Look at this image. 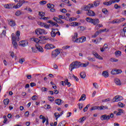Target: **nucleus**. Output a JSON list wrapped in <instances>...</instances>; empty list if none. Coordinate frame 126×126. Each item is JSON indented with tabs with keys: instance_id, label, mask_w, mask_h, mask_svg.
<instances>
[{
	"instance_id": "nucleus-48",
	"label": "nucleus",
	"mask_w": 126,
	"mask_h": 126,
	"mask_svg": "<svg viewBox=\"0 0 126 126\" xmlns=\"http://www.w3.org/2000/svg\"><path fill=\"white\" fill-rule=\"evenodd\" d=\"M78 106H79V109L80 110H82V109L83 108V104H82V103H79L78 104Z\"/></svg>"
},
{
	"instance_id": "nucleus-56",
	"label": "nucleus",
	"mask_w": 126,
	"mask_h": 126,
	"mask_svg": "<svg viewBox=\"0 0 126 126\" xmlns=\"http://www.w3.org/2000/svg\"><path fill=\"white\" fill-rule=\"evenodd\" d=\"M72 78H74L76 81H79V79H78V78H77V77H76L74 75H72Z\"/></svg>"
},
{
	"instance_id": "nucleus-36",
	"label": "nucleus",
	"mask_w": 126,
	"mask_h": 126,
	"mask_svg": "<svg viewBox=\"0 0 126 126\" xmlns=\"http://www.w3.org/2000/svg\"><path fill=\"white\" fill-rule=\"evenodd\" d=\"M100 33H101V32H100V31H99V32H96L94 33V35H92V37H93V38H96V37H97V36H98V35H99V34H100Z\"/></svg>"
},
{
	"instance_id": "nucleus-64",
	"label": "nucleus",
	"mask_w": 126,
	"mask_h": 126,
	"mask_svg": "<svg viewBox=\"0 0 126 126\" xmlns=\"http://www.w3.org/2000/svg\"><path fill=\"white\" fill-rule=\"evenodd\" d=\"M93 85L94 87V88H95L96 89H98V84H97V83H93Z\"/></svg>"
},
{
	"instance_id": "nucleus-51",
	"label": "nucleus",
	"mask_w": 126,
	"mask_h": 126,
	"mask_svg": "<svg viewBox=\"0 0 126 126\" xmlns=\"http://www.w3.org/2000/svg\"><path fill=\"white\" fill-rule=\"evenodd\" d=\"M88 5H89L90 9H91V8H93V7H94V4H93V3H90L88 4Z\"/></svg>"
},
{
	"instance_id": "nucleus-11",
	"label": "nucleus",
	"mask_w": 126,
	"mask_h": 126,
	"mask_svg": "<svg viewBox=\"0 0 126 126\" xmlns=\"http://www.w3.org/2000/svg\"><path fill=\"white\" fill-rule=\"evenodd\" d=\"M86 41V37L82 36L78 38L77 43H83Z\"/></svg>"
},
{
	"instance_id": "nucleus-49",
	"label": "nucleus",
	"mask_w": 126,
	"mask_h": 126,
	"mask_svg": "<svg viewBox=\"0 0 126 126\" xmlns=\"http://www.w3.org/2000/svg\"><path fill=\"white\" fill-rule=\"evenodd\" d=\"M38 15H39V16H45V12H38Z\"/></svg>"
},
{
	"instance_id": "nucleus-30",
	"label": "nucleus",
	"mask_w": 126,
	"mask_h": 126,
	"mask_svg": "<svg viewBox=\"0 0 126 126\" xmlns=\"http://www.w3.org/2000/svg\"><path fill=\"white\" fill-rule=\"evenodd\" d=\"M94 110H99V106H95L92 107L91 108V111H94Z\"/></svg>"
},
{
	"instance_id": "nucleus-44",
	"label": "nucleus",
	"mask_w": 126,
	"mask_h": 126,
	"mask_svg": "<svg viewBox=\"0 0 126 126\" xmlns=\"http://www.w3.org/2000/svg\"><path fill=\"white\" fill-rule=\"evenodd\" d=\"M65 82H66V85H67L68 87H70L71 84H70V82H68V79H66L65 80Z\"/></svg>"
},
{
	"instance_id": "nucleus-22",
	"label": "nucleus",
	"mask_w": 126,
	"mask_h": 126,
	"mask_svg": "<svg viewBox=\"0 0 126 126\" xmlns=\"http://www.w3.org/2000/svg\"><path fill=\"white\" fill-rule=\"evenodd\" d=\"M112 3H114V0H110L108 2H104L103 3V4H104V5H111V4H112Z\"/></svg>"
},
{
	"instance_id": "nucleus-32",
	"label": "nucleus",
	"mask_w": 126,
	"mask_h": 126,
	"mask_svg": "<svg viewBox=\"0 0 126 126\" xmlns=\"http://www.w3.org/2000/svg\"><path fill=\"white\" fill-rule=\"evenodd\" d=\"M3 103L5 105H8V103H9V99L8 98H6L4 99Z\"/></svg>"
},
{
	"instance_id": "nucleus-29",
	"label": "nucleus",
	"mask_w": 126,
	"mask_h": 126,
	"mask_svg": "<svg viewBox=\"0 0 126 126\" xmlns=\"http://www.w3.org/2000/svg\"><path fill=\"white\" fill-rule=\"evenodd\" d=\"M51 37H56V29H53L51 32Z\"/></svg>"
},
{
	"instance_id": "nucleus-35",
	"label": "nucleus",
	"mask_w": 126,
	"mask_h": 126,
	"mask_svg": "<svg viewBox=\"0 0 126 126\" xmlns=\"http://www.w3.org/2000/svg\"><path fill=\"white\" fill-rule=\"evenodd\" d=\"M12 43L14 48L16 49V48H17V47L18 46V45L17 44V42H16V41H12Z\"/></svg>"
},
{
	"instance_id": "nucleus-5",
	"label": "nucleus",
	"mask_w": 126,
	"mask_h": 126,
	"mask_svg": "<svg viewBox=\"0 0 126 126\" xmlns=\"http://www.w3.org/2000/svg\"><path fill=\"white\" fill-rule=\"evenodd\" d=\"M61 51L59 49H55L54 51L52 52V58L55 59L58 57V55H60Z\"/></svg>"
},
{
	"instance_id": "nucleus-45",
	"label": "nucleus",
	"mask_w": 126,
	"mask_h": 126,
	"mask_svg": "<svg viewBox=\"0 0 126 126\" xmlns=\"http://www.w3.org/2000/svg\"><path fill=\"white\" fill-rule=\"evenodd\" d=\"M33 41H34V42H35L36 44H38V43H39L40 40V39H39L38 38H33Z\"/></svg>"
},
{
	"instance_id": "nucleus-12",
	"label": "nucleus",
	"mask_w": 126,
	"mask_h": 126,
	"mask_svg": "<svg viewBox=\"0 0 126 126\" xmlns=\"http://www.w3.org/2000/svg\"><path fill=\"white\" fill-rule=\"evenodd\" d=\"M20 46L22 47H26L28 45V41L26 40H22L19 42Z\"/></svg>"
},
{
	"instance_id": "nucleus-43",
	"label": "nucleus",
	"mask_w": 126,
	"mask_h": 126,
	"mask_svg": "<svg viewBox=\"0 0 126 126\" xmlns=\"http://www.w3.org/2000/svg\"><path fill=\"white\" fill-rule=\"evenodd\" d=\"M89 107H90V104L87 105V106L83 109L84 112H87Z\"/></svg>"
},
{
	"instance_id": "nucleus-27",
	"label": "nucleus",
	"mask_w": 126,
	"mask_h": 126,
	"mask_svg": "<svg viewBox=\"0 0 126 126\" xmlns=\"http://www.w3.org/2000/svg\"><path fill=\"white\" fill-rule=\"evenodd\" d=\"M22 14H23V13L20 10H18L15 13V15L16 16H19L20 15H22Z\"/></svg>"
},
{
	"instance_id": "nucleus-4",
	"label": "nucleus",
	"mask_w": 126,
	"mask_h": 126,
	"mask_svg": "<svg viewBox=\"0 0 126 126\" xmlns=\"http://www.w3.org/2000/svg\"><path fill=\"white\" fill-rule=\"evenodd\" d=\"M36 35H42V34H47V32L44 29H37L35 31Z\"/></svg>"
},
{
	"instance_id": "nucleus-21",
	"label": "nucleus",
	"mask_w": 126,
	"mask_h": 126,
	"mask_svg": "<svg viewBox=\"0 0 126 126\" xmlns=\"http://www.w3.org/2000/svg\"><path fill=\"white\" fill-rule=\"evenodd\" d=\"M80 76L81 78H83V79H84L86 77V73L85 72H81L80 73Z\"/></svg>"
},
{
	"instance_id": "nucleus-20",
	"label": "nucleus",
	"mask_w": 126,
	"mask_h": 126,
	"mask_svg": "<svg viewBox=\"0 0 126 126\" xmlns=\"http://www.w3.org/2000/svg\"><path fill=\"white\" fill-rule=\"evenodd\" d=\"M118 112L116 114V116H121L122 114H124V110L119 108L118 109Z\"/></svg>"
},
{
	"instance_id": "nucleus-9",
	"label": "nucleus",
	"mask_w": 126,
	"mask_h": 126,
	"mask_svg": "<svg viewBox=\"0 0 126 126\" xmlns=\"http://www.w3.org/2000/svg\"><path fill=\"white\" fill-rule=\"evenodd\" d=\"M101 121H109L110 120V115H104L100 116Z\"/></svg>"
},
{
	"instance_id": "nucleus-58",
	"label": "nucleus",
	"mask_w": 126,
	"mask_h": 126,
	"mask_svg": "<svg viewBox=\"0 0 126 126\" xmlns=\"http://www.w3.org/2000/svg\"><path fill=\"white\" fill-rule=\"evenodd\" d=\"M122 72H123V71H122L121 69H116V74L122 73Z\"/></svg>"
},
{
	"instance_id": "nucleus-7",
	"label": "nucleus",
	"mask_w": 126,
	"mask_h": 126,
	"mask_svg": "<svg viewBox=\"0 0 126 126\" xmlns=\"http://www.w3.org/2000/svg\"><path fill=\"white\" fill-rule=\"evenodd\" d=\"M56 46L52 44L47 43L45 45L44 49L45 50H51V49H55Z\"/></svg>"
},
{
	"instance_id": "nucleus-46",
	"label": "nucleus",
	"mask_w": 126,
	"mask_h": 126,
	"mask_svg": "<svg viewBox=\"0 0 126 126\" xmlns=\"http://www.w3.org/2000/svg\"><path fill=\"white\" fill-rule=\"evenodd\" d=\"M16 36L18 37V39H19V36H20V31H17L16 32Z\"/></svg>"
},
{
	"instance_id": "nucleus-13",
	"label": "nucleus",
	"mask_w": 126,
	"mask_h": 126,
	"mask_svg": "<svg viewBox=\"0 0 126 126\" xmlns=\"http://www.w3.org/2000/svg\"><path fill=\"white\" fill-rule=\"evenodd\" d=\"M78 36V34L76 32L74 34V35L72 38V41L74 43H77V40H78V38H77Z\"/></svg>"
},
{
	"instance_id": "nucleus-34",
	"label": "nucleus",
	"mask_w": 126,
	"mask_h": 126,
	"mask_svg": "<svg viewBox=\"0 0 126 126\" xmlns=\"http://www.w3.org/2000/svg\"><path fill=\"white\" fill-rule=\"evenodd\" d=\"M85 120H86V117H83L82 118H81L79 119V123L80 124H81V123H83L84 122Z\"/></svg>"
},
{
	"instance_id": "nucleus-17",
	"label": "nucleus",
	"mask_w": 126,
	"mask_h": 126,
	"mask_svg": "<svg viewBox=\"0 0 126 126\" xmlns=\"http://www.w3.org/2000/svg\"><path fill=\"white\" fill-rule=\"evenodd\" d=\"M114 82L117 85H122V82H121V80H120L119 78H115L114 79Z\"/></svg>"
},
{
	"instance_id": "nucleus-60",
	"label": "nucleus",
	"mask_w": 126,
	"mask_h": 126,
	"mask_svg": "<svg viewBox=\"0 0 126 126\" xmlns=\"http://www.w3.org/2000/svg\"><path fill=\"white\" fill-rule=\"evenodd\" d=\"M72 26H78V22H73L72 23Z\"/></svg>"
},
{
	"instance_id": "nucleus-19",
	"label": "nucleus",
	"mask_w": 126,
	"mask_h": 126,
	"mask_svg": "<svg viewBox=\"0 0 126 126\" xmlns=\"http://www.w3.org/2000/svg\"><path fill=\"white\" fill-rule=\"evenodd\" d=\"M13 4H6L4 5L5 8H8V9L13 8Z\"/></svg>"
},
{
	"instance_id": "nucleus-55",
	"label": "nucleus",
	"mask_w": 126,
	"mask_h": 126,
	"mask_svg": "<svg viewBox=\"0 0 126 126\" xmlns=\"http://www.w3.org/2000/svg\"><path fill=\"white\" fill-rule=\"evenodd\" d=\"M111 74L115 75L117 74V70L116 69H114L111 71Z\"/></svg>"
},
{
	"instance_id": "nucleus-40",
	"label": "nucleus",
	"mask_w": 126,
	"mask_h": 126,
	"mask_svg": "<svg viewBox=\"0 0 126 126\" xmlns=\"http://www.w3.org/2000/svg\"><path fill=\"white\" fill-rule=\"evenodd\" d=\"M48 100L50 102H53L55 100V97L54 96H48Z\"/></svg>"
},
{
	"instance_id": "nucleus-57",
	"label": "nucleus",
	"mask_w": 126,
	"mask_h": 126,
	"mask_svg": "<svg viewBox=\"0 0 126 126\" xmlns=\"http://www.w3.org/2000/svg\"><path fill=\"white\" fill-rule=\"evenodd\" d=\"M110 101H111V100H110V98H106L105 99H103L102 100V102H103V103H105V102H109Z\"/></svg>"
},
{
	"instance_id": "nucleus-38",
	"label": "nucleus",
	"mask_w": 126,
	"mask_h": 126,
	"mask_svg": "<svg viewBox=\"0 0 126 126\" xmlns=\"http://www.w3.org/2000/svg\"><path fill=\"white\" fill-rule=\"evenodd\" d=\"M118 106H119L120 108H124V107H125L126 105L121 102H119L118 103Z\"/></svg>"
},
{
	"instance_id": "nucleus-28",
	"label": "nucleus",
	"mask_w": 126,
	"mask_h": 126,
	"mask_svg": "<svg viewBox=\"0 0 126 126\" xmlns=\"http://www.w3.org/2000/svg\"><path fill=\"white\" fill-rule=\"evenodd\" d=\"M115 56L116 57H120V56H122V52L121 51H116L115 52Z\"/></svg>"
},
{
	"instance_id": "nucleus-3",
	"label": "nucleus",
	"mask_w": 126,
	"mask_h": 126,
	"mask_svg": "<svg viewBox=\"0 0 126 126\" xmlns=\"http://www.w3.org/2000/svg\"><path fill=\"white\" fill-rule=\"evenodd\" d=\"M87 22H90V23H92L94 25H97L100 23V21L98 19H92L90 17H87L86 19Z\"/></svg>"
},
{
	"instance_id": "nucleus-59",
	"label": "nucleus",
	"mask_w": 126,
	"mask_h": 126,
	"mask_svg": "<svg viewBox=\"0 0 126 126\" xmlns=\"http://www.w3.org/2000/svg\"><path fill=\"white\" fill-rule=\"evenodd\" d=\"M60 11L61 12H63V13H66V12H67L66 9H65L64 8L61 9Z\"/></svg>"
},
{
	"instance_id": "nucleus-41",
	"label": "nucleus",
	"mask_w": 126,
	"mask_h": 126,
	"mask_svg": "<svg viewBox=\"0 0 126 126\" xmlns=\"http://www.w3.org/2000/svg\"><path fill=\"white\" fill-rule=\"evenodd\" d=\"M88 61H90V62H95V58H91V57H89L87 58Z\"/></svg>"
},
{
	"instance_id": "nucleus-53",
	"label": "nucleus",
	"mask_w": 126,
	"mask_h": 126,
	"mask_svg": "<svg viewBox=\"0 0 126 126\" xmlns=\"http://www.w3.org/2000/svg\"><path fill=\"white\" fill-rule=\"evenodd\" d=\"M19 2L22 4V5H23V4L25 3L26 2L24 0H19Z\"/></svg>"
},
{
	"instance_id": "nucleus-42",
	"label": "nucleus",
	"mask_w": 126,
	"mask_h": 126,
	"mask_svg": "<svg viewBox=\"0 0 126 126\" xmlns=\"http://www.w3.org/2000/svg\"><path fill=\"white\" fill-rule=\"evenodd\" d=\"M54 116L55 118H56V120H58V118H60L61 116V114H59L58 113H55Z\"/></svg>"
},
{
	"instance_id": "nucleus-8",
	"label": "nucleus",
	"mask_w": 126,
	"mask_h": 126,
	"mask_svg": "<svg viewBox=\"0 0 126 126\" xmlns=\"http://www.w3.org/2000/svg\"><path fill=\"white\" fill-rule=\"evenodd\" d=\"M126 19L125 18H122L120 19H116L111 22L112 24H115V23H121V22H123V21H125Z\"/></svg>"
},
{
	"instance_id": "nucleus-6",
	"label": "nucleus",
	"mask_w": 126,
	"mask_h": 126,
	"mask_svg": "<svg viewBox=\"0 0 126 126\" xmlns=\"http://www.w3.org/2000/svg\"><path fill=\"white\" fill-rule=\"evenodd\" d=\"M124 98L123 96H120V95H116L115 96L113 99L112 100V102H119V101H122Z\"/></svg>"
},
{
	"instance_id": "nucleus-31",
	"label": "nucleus",
	"mask_w": 126,
	"mask_h": 126,
	"mask_svg": "<svg viewBox=\"0 0 126 126\" xmlns=\"http://www.w3.org/2000/svg\"><path fill=\"white\" fill-rule=\"evenodd\" d=\"M108 110V106H103L101 105L99 106V110Z\"/></svg>"
},
{
	"instance_id": "nucleus-25",
	"label": "nucleus",
	"mask_w": 126,
	"mask_h": 126,
	"mask_svg": "<svg viewBox=\"0 0 126 126\" xmlns=\"http://www.w3.org/2000/svg\"><path fill=\"white\" fill-rule=\"evenodd\" d=\"M102 75L104 76V77L107 78V77H109V73L106 71H104L102 72Z\"/></svg>"
},
{
	"instance_id": "nucleus-50",
	"label": "nucleus",
	"mask_w": 126,
	"mask_h": 126,
	"mask_svg": "<svg viewBox=\"0 0 126 126\" xmlns=\"http://www.w3.org/2000/svg\"><path fill=\"white\" fill-rule=\"evenodd\" d=\"M24 62H25V60H24V59H19V63H21V64H22V63H24Z\"/></svg>"
},
{
	"instance_id": "nucleus-52",
	"label": "nucleus",
	"mask_w": 126,
	"mask_h": 126,
	"mask_svg": "<svg viewBox=\"0 0 126 126\" xmlns=\"http://www.w3.org/2000/svg\"><path fill=\"white\" fill-rule=\"evenodd\" d=\"M111 62H119V60L117 59H115V58H111L110 59Z\"/></svg>"
},
{
	"instance_id": "nucleus-24",
	"label": "nucleus",
	"mask_w": 126,
	"mask_h": 126,
	"mask_svg": "<svg viewBox=\"0 0 126 126\" xmlns=\"http://www.w3.org/2000/svg\"><path fill=\"white\" fill-rule=\"evenodd\" d=\"M85 99H86V95L83 94L79 99V101H85Z\"/></svg>"
},
{
	"instance_id": "nucleus-16",
	"label": "nucleus",
	"mask_w": 126,
	"mask_h": 126,
	"mask_svg": "<svg viewBox=\"0 0 126 126\" xmlns=\"http://www.w3.org/2000/svg\"><path fill=\"white\" fill-rule=\"evenodd\" d=\"M87 14L89 16H95V12L91 10H89L87 13Z\"/></svg>"
},
{
	"instance_id": "nucleus-61",
	"label": "nucleus",
	"mask_w": 126,
	"mask_h": 126,
	"mask_svg": "<svg viewBox=\"0 0 126 126\" xmlns=\"http://www.w3.org/2000/svg\"><path fill=\"white\" fill-rule=\"evenodd\" d=\"M32 100H33V101H35V100H37V97L36 95H33L32 96Z\"/></svg>"
},
{
	"instance_id": "nucleus-10",
	"label": "nucleus",
	"mask_w": 126,
	"mask_h": 126,
	"mask_svg": "<svg viewBox=\"0 0 126 126\" xmlns=\"http://www.w3.org/2000/svg\"><path fill=\"white\" fill-rule=\"evenodd\" d=\"M47 7L48 8H51L50 11L51 12H56V9L54 8L55 7V5L51 3L47 4Z\"/></svg>"
},
{
	"instance_id": "nucleus-54",
	"label": "nucleus",
	"mask_w": 126,
	"mask_h": 126,
	"mask_svg": "<svg viewBox=\"0 0 126 126\" xmlns=\"http://www.w3.org/2000/svg\"><path fill=\"white\" fill-rule=\"evenodd\" d=\"M25 10L29 11V12H32V9H31L30 7H26V8H25Z\"/></svg>"
},
{
	"instance_id": "nucleus-1",
	"label": "nucleus",
	"mask_w": 126,
	"mask_h": 126,
	"mask_svg": "<svg viewBox=\"0 0 126 126\" xmlns=\"http://www.w3.org/2000/svg\"><path fill=\"white\" fill-rule=\"evenodd\" d=\"M89 65V62H87V63H82L80 62L75 61L72 62L70 65V67L71 68V71H72L73 69L75 68H79V67H87Z\"/></svg>"
},
{
	"instance_id": "nucleus-37",
	"label": "nucleus",
	"mask_w": 126,
	"mask_h": 126,
	"mask_svg": "<svg viewBox=\"0 0 126 126\" xmlns=\"http://www.w3.org/2000/svg\"><path fill=\"white\" fill-rule=\"evenodd\" d=\"M83 8H84V10H85L86 11H87V10H89V9H90L89 8V6L88 5H84L83 6Z\"/></svg>"
},
{
	"instance_id": "nucleus-26",
	"label": "nucleus",
	"mask_w": 126,
	"mask_h": 126,
	"mask_svg": "<svg viewBox=\"0 0 126 126\" xmlns=\"http://www.w3.org/2000/svg\"><path fill=\"white\" fill-rule=\"evenodd\" d=\"M9 25H10V26H11L12 27H13L15 26V25H16L15 22L14 21L11 20L9 22Z\"/></svg>"
},
{
	"instance_id": "nucleus-15",
	"label": "nucleus",
	"mask_w": 126,
	"mask_h": 126,
	"mask_svg": "<svg viewBox=\"0 0 126 126\" xmlns=\"http://www.w3.org/2000/svg\"><path fill=\"white\" fill-rule=\"evenodd\" d=\"M93 55H94V56L96 59H98L99 60H103V58L99 55V54H98V53H97L96 52H93Z\"/></svg>"
},
{
	"instance_id": "nucleus-47",
	"label": "nucleus",
	"mask_w": 126,
	"mask_h": 126,
	"mask_svg": "<svg viewBox=\"0 0 126 126\" xmlns=\"http://www.w3.org/2000/svg\"><path fill=\"white\" fill-rule=\"evenodd\" d=\"M102 11L103 13H104V14H108V10H107V9H102Z\"/></svg>"
},
{
	"instance_id": "nucleus-39",
	"label": "nucleus",
	"mask_w": 126,
	"mask_h": 126,
	"mask_svg": "<svg viewBox=\"0 0 126 126\" xmlns=\"http://www.w3.org/2000/svg\"><path fill=\"white\" fill-rule=\"evenodd\" d=\"M47 3V1L46 0H42L39 2V4L40 5H44Z\"/></svg>"
},
{
	"instance_id": "nucleus-23",
	"label": "nucleus",
	"mask_w": 126,
	"mask_h": 126,
	"mask_svg": "<svg viewBox=\"0 0 126 126\" xmlns=\"http://www.w3.org/2000/svg\"><path fill=\"white\" fill-rule=\"evenodd\" d=\"M22 4L20 3L19 2L16 5L13 6V8H15V9H17V8H20V7L22 6Z\"/></svg>"
},
{
	"instance_id": "nucleus-14",
	"label": "nucleus",
	"mask_w": 126,
	"mask_h": 126,
	"mask_svg": "<svg viewBox=\"0 0 126 126\" xmlns=\"http://www.w3.org/2000/svg\"><path fill=\"white\" fill-rule=\"evenodd\" d=\"M35 47H36L37 51H39V52H40L41 53H43V52H44V49H43V48L41 47V46L39 45V44L37 43L35 45Z\"/></svg>"
},
{
	"instance_id": "nucleus-63",
	"label": "nucleus",
	"mask_w": 126,
	"mask_h": 126,
	"mask_svg": "<svg viewBox=\"0 0 126 126\" xmlns=\"http://www.w3.org/2000/svg\"><path fill=\"white\" fill-rule=\"evenodd\" d=\"M94 6H98V5H99V1H95L94 3Z\"/></svg>"
},
{
	"instance_id": "nucleus-62",
	"label": "nucleus",
	"mask_w": 126,
	"mask_h": 126,
	"mask_svg": "<svg viewBox=\"0 0 126 126\" xmlns=\"http://www.w3.org/2000/svg\"><path fill=\"white\" fill-rule=\"evenodd\" d=\"M114 7L116 8V9H118V8H121V6H119L118 4H115L114 5Z\"/></svg>"
},
{
	"instance_id": "nucleus-33",
	"label": "nucleus",
	"mask_w": 126,
	"mask_h": 126,
	"mask_svg": "<svg viewBox=\"0 0 126 126\" xmlns=\"http://www.w3.org/2000/svg\"><path fill=\"white\" fill-rule=\"evenodd\" d=\"M39 19H43V20H49L50 17L41 16L39 17Z\"/></svg>"
},
{
	"instance_id": "nucleus-18",
	"label": "nucleus",
	"mask_w": 126,
	"mask_h": 126,
	"mask_svg": "<svg viewBox=\"0 0 126 126\" xmlns=\"http://www.w3.org/2000/svg\"><path fill=\"white\" fill-rule=\"evenodd\" d=\"M55 102L57 105H62L63 103V100L61 99H57L55 100Z\"/></svg>"
},
{
	"instance_id": "nucleus-2",
	"label": "nucleus",
	"mask_w": 126,
	"mask_h": 126,
	"mask_svg": "<svg viewBox=\"0 0 126 126\" xmlns=\"http://www.w3.org/2000/svg\"><path fill=\"white\" fill-rule=\"evenodd\" d=\"M65 19L67 21H69L71 22L72 21H74L76 20V18L71 17L70 18L69 17H65V16H60L59 18L57 17H55L53 18V20L57 22V23H60L61 24H63V21L62 20V19Z\"/></svg>"
}]
</instances>
